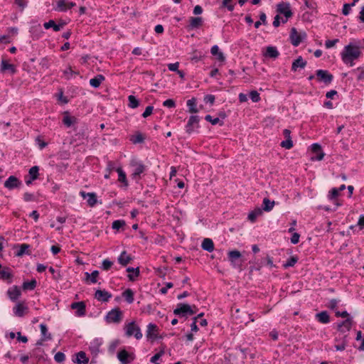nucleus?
I'll list each match as a JSON object with an SVG mask.
<instances>
[{
	"instance_id": "obj_51",
	"label": "nucleus",
	"mask_w": 364,
	"mask_h": 364,
	"mask_svg": "<svg viewBox=\"0 0 364 364\" xmlns=\"http://www.w3.org/2000/svg\"><path fill=\"white\" fill-rule=\"evenodd\" d=\"M250 97L251 98V100L254 102H257L260 100V97H259V93L257 91H255V90H253V91L250 92Z\"/></svg>"
},
{
	"instance_id": "obj_1",
	"label": "nucleus",
	"mask_w": 364,
	"mask_h": 364,
	"mask_svg": "<svg viewBox=\"0 0 364 364\" xmlns=\"http://www.w3.org/2000/svg\"><path fill=\"white\" fill-rule=\"evenodd\" d=\"M360 55L359 48L356 46L349 44L344 48V50L341 53L343 61L348 64L350 63L353 66V61L357 59Z\"/></svg>"
},
{
	"instance_id": "obj_43",
	"label": "nucleus",
	"mask_w": 364,
	"mask_h": 364,
	"mask_svg": "<svg viewBox=\"0 0 364 364\" xmlns=\"http://www.w3.org/2000/svg\"><path fill=\"white\" fill-rule=\"evenodd\" d=\"M127 272H129L128 277L130 280L134 281V278L139 275V271L138 268L134 269L132 267L127 268Z\"/></svg>"
},
{
	"instance_id": "obj_41",
	"label": "nucleus",
	"mask_w": 364,
	"mask_h": 364,
	"mask_svg": "<svg viewBox=\"0 0 364 364\" xmlns=\"http://www.w3.org/2000/svg\"><path fill=\"white\" fill-rule=\"evenodd\" d=\"M38 171H39V168L36 166H33L29 169L28 173H29V176L31 178V180H36L38 178Z\"/></svg>"
},
{
	"instance_id": "obj_38",
	"label": "nucleus",
	"mask_w": 364,
	"mask_h": 364,
	"mask_svg": "<svg viewBox=\"0 0 364 364\" xmlns=\"http://www.w3.org/2000/svg\"><path fill=\"white\" fill-rule=\"evenodd\" d=\"M36 279L24 282L23 283L22 288L23 290H32L36 287Z\"/></svg>"
},
{
	"instance_id": "obj_64",
	"label": "nucleus",
	"mask_w": 364,
	"mask_h": 364,
	"mask_svg": "<svg viewBox=\"0 0 364 364\" xmlns=\"http://www.w3.org/2000/svg\"><path fill=\"white\" fill-rule=\"evenodd\" d=\"M15 3L23 10L27 5L26 0H14Z\"/></svg>"
},
{
	"instance_id": "obj_18",
	"label": "nucleus",
	"mask_w": 364,
	"mask_h": 364,
	"mask_svg": "<svg viewBox=\"0 0 364 364\" xmlns=\"http://www.w3.org/2000/svg\"><path fill=\"white\" fill-rule=\"evenodd\" d=\"M257 266L255 267L256 270H259L263 265H268L270 269L276 267L274 264L272 259L267 255L266 257L263 258L259 263H257Z\"/></svg>"
},
{
	"instance_id": "obj_16",
	"label": "nucleus",
	"mask_w": 364,
	"mask_h": 364,
	"mask_svg": "<svg viewBox=\"0 0 364 364\" xmlns=\"http://www.w3.org/2000/svg\"><path fill=\"white\" fill-rule=\"evenodd\" d=\"M80 195L83 198H85L86 197H88L87 199V204L90 207H93L96 205L97 200V196L95 193H86L85 191H80Z\"/></svg>"
},
{
	"instance_id": "obj_33",
	"label": "nucleus",
	"mask_w": 364,
	"mask_h": 364,
	"mask_svg": "<svg viewBox=\"0 0 364 364\" xmlns=\"http://www.w3.org/2000/svg\"><path fill=\"white\" fill-rule=\"evenodd\" d=\"M264 55L272 58H276L279 55V52L275 47L268 46L266 49V53Z\"/></svg>"
},
{
	"instance_id": "obj_23",
	"label": "nucleus",
	"mask_w": 364,
	"mask_h": 364,
	"mask_svg": "<svg viewBox=\"0 0 364 364\" xmlns=\"http://www.w3.org/2000/svg\"><path fill=\"white\" fill-rule=\"evenodd\" d=\"M202 248L209 252H211L214 250V244L211 239L205 238L201 245Z\"/></svg>"
},
{
	"instance_id": "obj_4",
	"label": "nucleus",
	"mask_w": 364,
	"mask_h": 364,
	"mask_svg": "<svg viewBox=\"0 0 364 364\" xmlns=\"http://www.w3.org/2000/svg\"><path fill=\"white\" fill-rule=\"evenodd\" d=\"M105 320L108 323H119L122 320V312L119 308H115L109 311L106 316Z\"/></svg>"
},
{
	"instance_id": "obj_37",
	"label": "nucleus",
	"mask_w": 364,
	"mask_h": 364,
	"mask_svg": "<svg viewBox=\"0 0 364 364\" xmlns=\"http://www.w3.org/2000/svg\"><path fill=\"white\" fill-rule=\"evenodd\" d=\"M63 74L67 80L71 79L73 77H75L76 75H79V72L73 70L71 67H68L66 70L63 71Z\"/></svg>"
},
{
	"instance_id": "obj_47",
	"label": "nucleus",
	"mask_w": 364,
	"mask_h": 364,
	"mask_svg": "<svg viewBox=\"0 0 364 364\" xmlns=\"http://www.w3.org/2000/svg\"><path fill=\"white\" fill-rule=\"evenodd\" d=\"M234 0H223V6L225 7H227V9L232 11L234 9Z\"/></svg>"
},
{
	"instance_id": "obj_31",
	"label": "nucleus",
	"mask_w": 364,
	"mask_h": 364,
	"mask_svg": "<svg viewBox=\"0 0 364 364\" xmlns=\"http://www.w3.org/2000/svg\"><path fill=\"white\" fill-rule=\"evenodd\" d=\"M262 214V210L259 208H257L248 214V219L253 223L256 220L257 218L260 216Z\"/></svg>"
},
{
	"instance_id": "obj_28",
	"label": "nucleus",
	"mask_w": 364,
	"mask_h": 364,
	"mask_svg": "<svg viewBox=\"0 0 364 364\" xmlns=\"http://www.w3.org/2000/svg\"><path fill=\"white\" fill-rule=\"evenodd\" d=\"M105 77L102 75H97L95 77L90 79V84L93 87H100V84L105 80Z\"/></svg>"
},
{
	"instance_id": "obj_62",
	"label": "nucleus",
	"mask_w": 364,
	"mask_h": 364,
	"mask_svg": "<svg viewBox=\"0 0 364 364\" xmlns=\"http://www.w3.org/2000/svg\"><path fill=\"white\" fill-rule=\"evenodd\" d=\"M338 42V39L328 40L326 41L325 46L327 48L333 47Z\"/></svg>"
},
{
	"instance_id": "obj_46",
	"label": "nucleus",
	"mask_w": 364,
	"mask_h": 364,
	"mask_svg": "<svg viewBox=\"0 0 364 364\" xmlns=\"http://www.w3.org/2000/svg\"><path fill=\"white\" fill-rule=\"evenodd\" d=\"M125 225V222L124 220H114L113 223H112V228L114 229V230H119V228H122L123 226Z\"/></svg>"
},
{
	"instance_id": "obj_45",
	"label": "nucleus",
	"mask_w": 364,
	"mask_h": 364,
	"mask_svg": "<svg viewBox=\"0 0 364 364\" xmlns=\"http://www.w3.org/2000/svg\"><path fill=\"white\" fill-rule=\"evenodd\" d=\"M296 262H297V257H291L287 261V262L284 264L283 266H284V268H288V267H293L296 263Z\"/></svg>"
},
{
	"instance_id": "obj_22",
	"label": "nucleus",
	"mask_w": 364,
	"mask_h": 364,
	"mask_svg": "<svg viewBox=\"0 0 364 364\" xmlns=\"http://www.w3.org/2000/svg\"><path fill=\"white\" fill-rule=\"evenodd\" d=\"M132 260V257L127 253L126 251H123L119 257H118V262L122 266H126Z\"/></svg>"
},
{
	"instance_id": "obj_58",
	"label": "nucleus",
	"mask_w": 364,
	"mask_h": 364,
	"mask_svg": "<svg viewBox=\"0 0 364 364\" xmlns=\"http://www.w3.org/2000/svg\"><path fill=\"white\" fill-rule=\"evenodd\" d=\"M8 294L9 296H19L21 294V291L16 287H14V288L9 289Z\"/></svg>"
},
{
	"instance_id": "obj_21",
	"label": "nucleus",
	"mask_w": 364,
	"mask_h": 364,
	"mask_svg": "<svg viewBox=\"0 0 364 364\" xmlns=\"http://www.w3.org/2000/svg\"><path fill=\"white\" fill-rule=\"evenodd\" d=\"M43 26L46 29L52 28L55 31H58L64 26V23L56 24L53 20H50L48 22L44 23Z\"/></svg>"
},
{
	"instance_id": "obj_32",
	"label": "nucleus",
	"mask_w": 364,
	"mask_h": 364,
	"mask_svg": "<svg viewBox=\"0 0 364 364\" xmlns=\"http://www.w3.org/2000/svg\"><path fill=\"white\" fill-rule=\"evenodd\" d=\"M31 33H32L33 39H38L43 33L41 25L38 24L37 26H33L31 28Z\"/></svg>"
},
{
	"instance_id": "obj_39",
	"label": "nucleus",
	"mask_w": 364,
	"mask_h": 364,
	"mask_svg": "<svg viewBox=\"0 0 364 364\" xmlns=\"http://www.w3.org/2000/svg\"><path fill=\"white\" fill-rule=\"evenodd\" d=\"M30 245L28 244H22L20 245V249L17 252L16 255L18 257L22 256L24 254L30 255L29 252Z\"/></svg>"
},
{
	"instance_id": "obj_57",
	"label": "nucleus",
	"mask_w": 364,
	"mask_h": 364,
	"mask_svg": "<svg viewBox=\"0 0 364 364\" xmlns=\"http://www.w3.org/2000/svg\"><path fill=\"white\" fill-rule=\"evenodd\" d=\"M23 200L26 202L33 201V200H36V197H35V196L33 193H25L23 194Z\"/></svg>"
},
{
	"instance_id": "obj_30",
	"label": "nucleus",
	"mask_w": 364,
	"mask_h": 364,
	"mask_svg": "<svg viewBox=\"0 0 364 364\" xmlns=\"http://www.w3.org/2000/svg\"><path fill=\"white\" fill-rule=\"evenodd\" d=\"M210 53L213 55H215L217 57V59L219 60V61H224L225 60V56L223 55V53L222 52H220L219 50V48L218 46H213L212 48H211V50H210Z\"/></svg>"
},
{
	"instance_id": "obj_35",
	"label": "nucleus",
	"mask_w": 364,
	"mask_h": 364,
	"mask_svg": "<svg viewBox=\"0 0 364 364\" xmlns=\"http://www.w3.org/2000/svg\"><path fill=\"white\" fill-rule=\"evenodd\" d=\"M116 171L118 173V180L119 181L123 183L125 186H128V182L127 180L126 174L124 171L121 168H117Z\"/></svg>"
},
{
	"instance_id": "obj_24",
	"label": "nucleus",
	"mask_w": 364,
	"mask_h": 364,
	"mask_svg": "<svg viewBox=\"0 0 364 364\" xmlns=\"http://www.w3.org/2000/svg\"><path fill=\"white\" fill-rule=\"evenodd\" d=\"M203 23L201 17H191L189 19V27L191 28H198Z\"/></svg>"
},
{
	"instance_id": "obj_55",
	"label": "nucleus",
	"mask_w": 364,
	"mask_h": 364,
	"mask_svg": "<svg viewBox=\"0 0 364 364\" xmlns=\"http://www.w3.org/2000/svg\"><path fill=\"white\" fill-rule=\"evenodd\" d=\"M205 119L209 122H210L213 125H215L218 123H220V120L218 117L213 119V117L208 114L205 117Z\"/></svg>"
},
{
	"instance_id": "obj_50",
	"label": "nucleus",
	"mask_w": 364,
	"mask_h": 364,
	"mask_svg": "<svg viewBox=\"0 0 364 364\" xmlns=\"http://www.w3.org/2000/svg\"><path fill=\"white\" fill-rule=\"evenodd\" d=\"M354 6V3L352 4H345L343 7L342 13L343 15L347 16L349 14L350 9Z\"/></svg>"
},
{
	"instance_id": "obj_49",
	"label": "nucleus",
	"mask_w": 364,
	"mask_h": 364,
	"mask_svg": "<svg viewBox=\"0 0 364 364\" xmlns=\"http://www.w3.org/2000/svg\"><path fill=\"white\" fill-rule=\"evenodd\" d=\"M75 121V117H70L69 116H65L63 117V122L67 127H70L74 122Z\"/></svg>"
},
{
	"instance_id": "obj_10",
	"label": "nucleus",
	"mask_w": 364,
	"mask_h": 364,
	"mask_svg": "<svg viewBox=\"0 0 364 364\" xmlns=\"http://www.w3.org/2000/svg\"><path fill=\"white\" fill-rule=\"evenodd\" d=\"M21 182L14 176H9L4 182V186L8 189H14L19 187Z\"/></svg>"
},
{
	"instance_id": "obj_40",
	"label": "nucleus",
	"mask_w": 364,
	"mask_h": 364,
	"mask_svg": "<svg viewBox=\"0 0 364 364\" xmlns=\"http://www.w3.org/2000/svg\"><path fill=\"white\" fill-rule=\"evenodd\" d=\"M86 279L90 281L91 283H96L97 279L99 275V272L97 270L93 271L91 274L85 273Z\"/></svg>"
},
{
	"instance_id": "obj_3",
	"label": "nucleus",
	"mask_w": 364,
	"mask_h": 364,
	"mask_svg": "<svg viewBox=\"0 0 364 364\" xmlns=\"http://www.w3.org/2000/svg\"><path fill=\"white\" fill-rule=\"evenodd\" d=\"M196 306H193L192 308L188 304H178L177 307L174 309L173 314L179 316L186 317L196 314Z\"/></svg>"
},
{
	"instance_id": "obj_25",
	"label": "nucleus",
	"mask_w": 364,
	"mask_h": 364,
	"mask_svg": "<svg viewBox=\"0 0 364 364\" xmlns=\"http://www.w3.org/2000/svg\"><path fill=\"white\" fill-rule=\"evenodd\" d=\"M75 6L73 2H70L66 0H60L58 2V7L60 11H65Z\"/></svg>"
},
{
	"instance_id": "obj_53",
	"label": "nucleus",
	"mask_w": 364,
	"mask_h": 364,
	"mask_svg": "<svg viewBox=\"0 0 364 364\" xmlns=\"http://www.w3.org/2000/svg\"><path fill=\"white\" fill-rule=\"evenodd\" d=\"M338 193H339V190L336 188H333L329 192L328 198L330 200H333V199H335V198H336L338 197Z\"/></svg>"
},
{
	"instance_id": "obj_26",
	"label": "nucleus",
	"mask_w": 364,
	"mask_h": 364,
	"mask_svg": "<svg viewBox=\"0 0 364 364\" xmlns=\"http://www.w3.org/2000/svg\"><path fill=\"white\" fill-rule=\"evenodd\" d=\"M306 65V61L304 60L302 57L299 56L296 60H295L291 66V69L294 71H296L298 68H304Z\"/></svg>"
},
{
	"instance_id": "obj_60",
	"label": "nucleus",
	"mask_w": 364,
	"mask_h": 364,
	"mask_svg": "<svg viewBox=\"0 0 364 364\" xmlns=\"http://www.w3.org/2000/svg\"><path fill=\"white\" fill-rule=\"evenodd\" d=\"M164 354V351L161 350L159 353L155 354L151 358V362L154 363V364H159V363H156V361L161 357V355Z\"/></svg>"
},
{
	"instance_id": "obj_63",
	"label": "nucleus",
	"mask_w": 364,
	"mask_h": 364,
	"mask_svg": "<svg viewBox=\"0 0 364 364\" xmlns=\"http://www.w3.org/2000/svg\"><path fill=\"white\" fill-rule=\"evenodd\" d=\"M204 101L206 103H210V105H213L215 102V96L213 95H208L205 96Z\"/></svg>"
},
{
	"instance_id": "obj_9",
	"label": "nucleus",
	"mask_w": 364,
	"mask_h": 364,
	"mask_svg": "<svg viewBox=\"0 0 364 364\" xmlns=\"http://www.w3.org/2000/svg\"><path fill=\"white\" fill-rule=\"evenodd\" d=\"M316 76L320 81H323L326 84H329L333 80V75L327 70H318L316 71Z\"/></svg>"
},
{
	"instance_id": "obj_48",
	"label": "nucleus",
	"mask_w": 364,
	"mask_h": 364,
	"mask_svg": "<svg viewBox=\"0 0 364 364\" xmlns=\"http://www.w3.org/2000/svg\"><path fill=\"white\" fill-rule=\"evenodd\" d=\"M11 277V272L9 269H0V279H9Z\"/></svg>"
},
{
	"instance_id": "obj_52",
	"label": "nucleus",
	"mask_w": 364,
	"mask_h": 364,
	"mask_svg": "<svg viewBox=\"0 0 364 364\" xmlns=\"http://www.w3.org/2000/svg\"><path fill=\"white\" fill-rule=\"evenodd\" d=\"M112 264H113L112 262L106 259L103 260L102 264V267L104 270L107 271V270H109L112 267Z\"/></svg>"
},
{
	"instance_id": "obj_44",
	"label": "nucleus",
	"mask_w": 364,
	"mask_h": 364,
	"mask_svg": "<svg viewBox=\"0 0 364 364\" xmlns=\"http://www.w3.org/2000/svg\"><path fill=\"white\" fill-rule=\"evenodd\" d=\"M129 100V107L131 108H136L139 106L138 100L133 95H129L128 97Z\"/></svg>"
},
{
	"instance_id": "obj_17",
	"label": "nucleus",
	"mask_w": 364,
	"mask_h": 364,
	"mask_svg": "<svg viewBox=\"0 0 364 364\" xmlns=\"http://www.w3.org/2000/svg\"><path fill=\"white\" fill-rule=\"evenodd\" d=\"M240 257L241 254L237 250H232L228 252V258L234 267L240 265V263L237 262Z\"/></svg>"
},
{
	"instance_id": "obj_27",
	"label": "nucleus",
	"mask_w": 364,
	"mask_h": 364,
	"mask_svg": "<svg viewBox=\"0 0 364 364\" xmlns=\"http://www.w3.org/2000/svg\"><path fill=\"white\" fill-rule=\"evenodd\" d=\"M75 362L77 364H87L89 362V358L87 357L84 351H80L76 354Z\"/></svg>"
},
{
	"instance_id": "obj_42",
	"label": "nucleus",
	"mask_w": 364,
	"mask_h": 364,
	"mask_svg": "<svg viewBox=\"0 0 364 364\" xmlns=\"http://www.w3.org/2000/svg\"><path fill=\"white\" fill-rule=\"evenodd\" d=\"M40 329L43 339H51V335L48 333V328L46 324L41 323L40 325Z\"/></svg>"
},
{
	"instance_id": "obj_59",
	"label": "nucleus",
	"mask_w": 364,
	"mask_h": 364,
	"mask_svg": "<svg viewBox=\"0 0 364 364\" xmlns=\"http://www.w3.org/2000/svg\"><path fill=\"white\" fill-rule=\"evenodd\" d=\"M163 105L165 107H169V108H173V107H175L176 103H175L174 100H173L171 99H168V100H165L163 102Z\"/></svg>"
},
{
	"instance_id": "obj_20",
	"label": "nucleus",
	"mask_w": 364,
	"mask_h": 364,
	"mask_svg": "<svg viewBox=\"0 0 364 364\" xmlns=\"http://www.w3.org/2000/svg\"><path fill=\"white\" fill-rule=\"evenodd\" d=\"M353 324L350 318H347L341 323L338 324V329L342 332L349 331Z\"/></svg>"
},
{
	"instance_id": "obj_56",
	"label": "nucleus",
	"mask_w": 364,
	"mask_h": 364,
	"mask_svg": "<svg viewBox=\"0 0 364 364\" xmlns=\"http://www.w3.org/2000/svg\"><path fill=\"white\" fill-rule=\"evenodd\" d=\"M65 354L61 352H58L54 356L55 360L58 363H62L63 361L65 360Z\"/></svg>"
},
{
	"instance_id": "obj_54",
	"label": "nucleus",
	"mask_w": 364,
	"mask_h": 364,
	"mask_svg": "<svg viewBox=\"0 0 364 364\" xmlns=\"http://www.w3.org/2000/svg\"><path fill=\"white\" fill-rule=\"evenodd\" d=\"M281 146L289 149L293 146V142L291 139H287V140L282 141Z\"/></svg>"
},
{
	"instance_id": "obj_6",
	"label": "nucleus",
	"mask_w": 364,
	"mask_h": 364,
	"mask_svg": "<svg viewBox=\"0 0 364 364\" xmlns=\"http://www.w3.org/2000/svg\"><path fill=\"white\" fill-rule=\"evenodd\" d=\"M277 12L283 14L285 17V20H282L283 23L287 22V19L292 16V12L290 9V5L288 3H280L277 5Z\"/></svg>"
},
{
	"instance_id": "obj_61",
	"label": "nucleus",
	"mask_w": 364,
	"mask_h": 364,
	"mask_svg": "<svg viewBox=\"0 0 364 364\" xmlns=\"http://www.w3.org/2000/svg\"><path fill=\"white\" fill-rule=\"evenodd\" d=\"M154 107L152 106H148L146 107L145 111L142 114L143 117L146 118L150 116L153 112Z\"/></svg>"
},
{
	"instance_id": "obj_11",
	"label": "nucleus",
	"mask_w": 364,
	"mask_h": 364,
	"mask_svg": "<svg viewBox=\"0 0 364 364\" xmlns=\"http://www.w3.org/2000/svg\"><path fill=\"white\" fill-rule=\"evenodd\" d=\"M0 71L1 73L9 72L11 74H14L16 72V69L14 65L9 63L6 60L3 58L1 62Z\"/></svg>"
},
{
	"instance_id": "obj_15",
	"label": "nucleus",
	"mask_w": 364,
	"mask_h": 364,
	"mask_svg": "<svg viewBox=\"0 0 364 364\" xmlns=\"http://www.w3.org/2000/svg\"><path fill=\"white\" fill-rule=\"evenodd\" d=\"M117 358L119 361L123 364H127L133 360L134 358L126 350L119 351L117 354Z\"/></svg>"
},
{
	"instance_id": "obj_19",
	"label": "nucleus",
	"mask_w": 364,
	"mask_h": 364,
	"mask_svg": "<svg viewBox=\"0 0 364 364\" xmlns=\"http://www.w3.org/2000/svg\"><path fill=\"white\" fill-rule=\"evenodd\" d=\"M132 166L134 167L132 173L133 178H136L139 176L140 174L142 173L144 171V166L141 163L132 161Z\"/></svg>"
},
{
	"instance_id": "obj_13",
	"label": "nucleus",
	"mask_w": 364,
	"mask_h": 364,
	"mask_svg": "<svg viewBox=\"0 0 364 364\" xmlns=\"http://www.w3.org/2000/svg\"><path fill=\"white\" fill-rule=\"evenodd\" d=\"M290 38L291 43L294 46H298L303 39V36L297 32L295 28H291Z\"/></svg>"
},
{
	"instance_id": "obj_29",
	"label": "nucleus",
	"mask_w": 364,
	"mask_h": 364,
	"mask_svg": "<svg viewBox=\"0 0 364 364\" xmlns=\"http://www.w3.org/2000/svg\"><path fill=\"white\" fill-rule=\"evenodd\" d=\"M316 318L321 323H328L330 321L329 316L326 311L316 314Z\"/></svg>"
},
{
	"instance_id": "obj_5",
	"label": "nucleus",
	"mask_w": 364,
	"mask_h": 364,
	"mask_svg": "<svg viewBox=\"0 0 364 364\" xmlns=\"http://www.w3.org/2000/svg\"><path fill=\"white\" fill-rule=\"evenodd\" d=\"M13 312L16 316L23 317L28 313V306L24 301H18L13 308Z\"/></svg>"
},
{
	"instance_id": "obj_8",
	"label": "nucleus",
	"mask_w": 364,
	"mask_h": 364,
	"mask_svg": "<svg viewBox=\"0 0 364 364\" xmlns=\"http://www.w3.org/2000/svg\"><path fill=\"white\" fill-rule=\"evenodd\" d=\"M159 327L154 323H149L147 326L146 338L151 341L158 338Z\"/></svg>"
},
{
	"instance_id": "obj_14",
	"label": "nucleus",
	"mask_w": 364,
	"mask_h": 364,
	"mask_svg": "<svg viewBox=\"0 0 364 364\" xmlns=\"http://www.w3.org/2000/svg\"><path fill=\"white\" fill-rule=\"evenodd\" d=\"M70 306L73 309L76 310V314L78 316L85 314V304L84 301L74 302Z\"/></svg>"
},
{
	"instance_id": "obj_7",
	"label": "nucleus",
	"mask_w": 364,
	"mask_h": 364,
	"mask_svg": "<svg viewBox=\"0 0 364 364\" xmlns=\"http://www.w3.org/2000/svg\"><path fill=\"white\" fill-rule=\"evenodd\" d=\"M199 123V117L196 115H192L188 119V123L186 126V131L188 134H191L193 131L195 127L198 128Z\"/></svg>"
},
{
	"instance_id": "obj_34",
	"label": "nucleus",
	"mask_w": 364,
	"mask_h": 364,
	"mask_svg": "<svg viewBox=\"0 0 364 364\" xmlns=\"http://www.w3.org/2000/svg\"><path fill=\"white\" fill-rule=\"evenodd\" d=\"M274 205V201H271L269 198H264L263 199V210L265 211H270L272 210L273 207Z\"/></svg>"
},
{
	"instance_id": "obj_2",
	"label": "nucleus",
	"mask_w": 364,
	"mask_h": 364,
	"mask_svg": "<svg viewBox=\"0 0 364 364\" xmlns=\"http://www.w3.org/2000/svg\"><path fill=\"white\" fill-rule=\"evenodd\" d=\"M125 335L127 337L134 336L137 340L142 338V333L138 325L134 321L130 322L124 326Z\"/></svg>"
},
{
	"instance_id": "obj_12",
	"label": "nucleus",
	"mask_w": 364,
	"mask_h": 364,
	"mask_svg": "<svg viewBox=\"0 0 364 364\" xmlns=\"http://www.w3.org/2000/svg\"><path fill=\"white\" fill-rule=\"evenodd\" d=\"M311 151L315 154L314 156L311 157L312 160L321 161L324 156V153L321 150V146L318 144H314L311 146Z\"/></svg>"
},
{
	"instance_id": "obj_36",
	"label": "nucleus",
	"mask_w": 364,
	"mask_h": 364,
	"mask_svg": "<svg viewBox=\"0 0 364 364\" xmlns=\"http://www.w3.org/2000/svg\"><path fill=\"white\" fill-rule=\"evenodd\" d=\"M187 106L188 107L189 112L191 113H197L198 112L196 108V100L195 98H192L187 101Z\"/></svg>"
}]
</instances>
